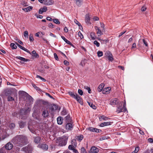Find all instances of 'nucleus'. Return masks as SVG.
Masks as SVG:
<instances>
[{
  "mask_svg": "<svg viewBox=\"0 0 153 153\" xmlns=\"http://www.w3.org/2000/svg\"><path fill=\"white\" fill-rule=\"evenodd\" d=\"M68 138V135H65L57 138L56 143L59 146H65L66 144Z\"/></svg>",
  "mask_w": 153,
  "mask_h": 153,
  "instance_id": "1",
  "label": "nucleus"
},
{
  "mask_svg": "<svg viewBox=\"0 0 153 153\" xmlns=\"http://www.w3.org/2000/svg\"><path fill=\"white\" fill-rule=\"evenodd\" d=\"M19 99L20 101L24 100L25 98H26V101H29L31 102L33 101V98L25 92L23 91H19Z\"/></svg>",
  "mask_w": 153,
  "mask_h": 153,
  "instance_id": "2",
  "label": "nucleus"
},
{
  "mask_svg": "<svg viewBox=\"0 0 153 153\" xmlns=\"http://www.w3.org/2000/svg\"><path fill=\"white\" fill-rule=\"evenodd\" d=\"M15 139L18 141V142H16V143L18 144V146H21L22 145L24 144L25 142V137L22 136L16 137Z\"/></svg>",
  "mask_w": 153,
  "mask_h": 153,
  "instance_id": "3",
  "label": "nucleus"
},
{
  "mask_svg": "<svg viewBox=\"0 0 153 153\" xmlns=\"http://www.w3.org/2000/svg\"><path fill=\"white\" fill-rule=\"evenodd\" d=\"M126 110V108L125 107V104L123 105V106L119 104L117 107L116 111L117 113H119L121 112H125Z\"/></svg>",
  "mask_w": 153,
  "mask_h": 153,
  "instance_id": "4",
  "label": "nucleus"
},
{
  "mask_svg": "<svg viewBox=\"0 0 153 153\" xmlns=\"http://www.w3.org/2000/svg\"><path fill=\"white\" fill-rule=\"evenodd\" d=\"M22 150L25 153H31L32 148L31 146H29L23 148Z\"/></svg>",
  "mask_w": 153,
  "mask_h": 153,
  "instance_id": "5",
  "label": "nucleus"
},
{
  "mask_svg": "<svg viewBox=\"0 0 153 153\" xmlns=\"http://www.w3.org/2000/svg\"><path fill=\"white\" fill-rule=\"evenodd\" d=\"M106 56L108 58L109 61H112L114 60L111 53L109 51H106L105 53Z\"/></svg>",
  "mask_w": 153,
  "mask_h": 153,
  "instance_id": "6",
  "label": "nucleus"
},
{
  "mask_svg": "<svg viewBox=\"0 0 153 153\" xmlns=\"http://www.w3.org/2000/svg\"><path fill=\"white\" fill-rule=\"evenodd\" d=\"M119 102V101L117 99L115 98L110 100V104L112 106H114L118 104Z\"/></svg>",
  "mask_w": 153,
  "mask_h": 153,
  "instance_id": "7",
  "label": "nucleus"
},
{
  "mask_svg": "<svg viewBox=\"0 0 153 153\" xmlns=\"http://www.w3.org/2000/svg\"><path fill=\"white\" fill-rule=\"evenodd\" d=\"M90 15L89 14H86L85 16V21L86 23L87 24H91L90 20Z\"/></svg>",
  "mask_w": 153,
  "mask_h": 153,
  "instance_id": "8",
  "label": "nucleus"
},
{
  "mask_svg": "<svg viewBox=\"0 0 153 153\" xmlns=\"http://www.w3.org/2000/svg\"><path fill=\"white\" fill-rule=\"evenodd\" d=\"M30 109L29 108H28L27 110H24L23 109H22L20 110V113L21 115H26L28 113L30 112Z\"/></svg>",
  "mask_w": 153,
  "mask_h": 153,
  "instance_id": "9",
  "label": "nucleus"
},
{
  "mask_svg": "<svg viewBox=\"0 0 153 153\" xmlns=\"http://www.w3.org/2000/svg\"><path fill=\"white\" fill-rule=\"evenodd\" d=\"M94 28L95 30L97 31V33L98 36H100L101 35L103 34V33L100 30L99 27H98L97 26H95L94 27Z\"/></svg>",
  "mask_w": 153,
  "mask_h": 153,
  "instance_id": "10",
  "label": "nucleus"
},
{
  "mask_svg": "<svg viewBox=\"0 0 153 153\" xmlns=\"http://www.w3.org/2000/svg\"><path fill=\"white\" fill-rule=\"evenodd\" d=\"M43 2L45 4L49 5L53 4L54 1L53 0H45V1H43Z\"/></svg>",
  "mask_w": 153,
  "mask_h": 153,
  "instance_id": "11",
  "label": "nucleus"
},
{
  "mask_svg": "<svg viewBox=\"0 0 153 153\" xmlns=\"http://www.w3.org/2000/svg\"><path fill=\"white\" fill-rule=\"evenodd\" d=\"M99 151L98 149L95 146L92 147L90 150L91 152L94 153H97Z\"/></svg>",
  "mask_w": 153,
  "mask_h": 153,
  "instance_id": "12",
  "label": "nucleus"
},
{
  "mask_svg": "<svg viewBox=\"0 0 153 153\" xmlns=\"http://www.w3.org/2000/svg\"><path fill=\"white\" fill-rule=\"evenodd\" d=\"M111 89V88L110 87L104 88L102 91V94H109Z\"/></svg>",
  "mask_w": 153,
  "mask_h": 153,
  "instance_id": "13",
  "label": "nucleus"
},
{
  "mask_svg": "<svg viewBox=\"0 0 153 153\" xmlns=\"http://www.w3.org/2000/svg\"><path fill=\"white\" fill-rule=\"evenodd\" d=\"M73 126L72 123H67V124L66 125L65 128L66 129L68 130H71L73 128Z\"/></svg>",
  "mask_w": 153,
  "mask_h": 153,
  "instance_id": "14",
  "label": "nucleus"
},
{
  "mask_svg": "<svg viewBox=\"0 0 153 153\" xmlns=\"http://www.w3.org/2000/svg\"><path fill=\"white\" fill-rule=\"evenodd\" d=\"M5 146L6 149L7 150H10L12 148L13 145L11 143L9 142L5 145Z\"/></svg>",
  "mask_w": 153,
  "mask_h": 153,
  "instance_id": "15",
  "label": "nucleus"
},
{
  "mask_svg": "<svg viewBox=\"0 0 153 153\" xmlns=\"http://www.w3.org/2000/svg\"><path fill=\"white\" fill-rule=\"evenodd\" d=\"M47 10V7H44L43 8H41L39 10V13L42 14L43 12H46Z\"/></svg>",
  "mask_w": 153,
  "mask_h": 153,
  "instance_id": "16",
  "label": "nucleus"
},
{
  "mask_svg": "<svg viewBox=\"0 0 153 153\" xmlns=\"http://www.w3.org/2000/svg\"><path fill=\"white\" fill-rule=\"evenodd\" d=\"M105 86V84L103 83L101 84L98 86L97 88V90L99 92H101Z\"/></svg>",
  "mask_w": 153,
  "mask_h": 153,
  "instance_id": "17",
  "label": "nucleus"
},
{
  "mask_svg": "<svg viewBox=\"0 0 153 153\" xmlns=\"http://www.w3.org/2000/svg\"><path fill=\"white\" fill-rule=\"evenodd\" d=\"M74 99L76 100L77 101L81 104L82 103V99L77 94H76V96L74 98Z\"/></svg>",
  "mask_w": 153,
  "mask_h": 153,
  "instance_id": "18",
  "label": "nucleus"
},
{
  "mask_svg": "<svg viewBox=\"0 0 153 153\" xmlns=\"http://www.w3.org/2000/svg\"><path fill=\"white\" fill-rule=\"evenodd\" d=\"M16 58L18 59H19L21 61V63H23V62H27V61L28 60L27 59H25V58H23L22 57L20 56H18L16 57Z\"/></svg>",
  "mask_w": 153,
  "mask_h": 153,
  "instance_id": "19",
  "label": "nucleus"
},
{
  "mask_svg": "<svg viewBox=\"0 0 153 153\" xmlns=\"http://www.w3.org/2000/svg\"><path fill=\"white\" fill-rule=\"evenodd\" d=\"M84 137L83 135L80 134L79 136H76V139L79 141H81L83 138Z\"/></svg>",
  "mask_w": 153,
  "mask_h": 153,
  "instance_id": "20",
  "label": "nucleus"
},
{
  "mask_svg": "<svg viewBox=\"0 0 153 153\" xmlns=\"http://www.w3.org/2000/svg\"><path fill=\"white\" fill-rule=\"evenodd\" d=\"M49 115V112L48 111V110H45L43 111V113L42 114V116L45 117H48Z\"/></svg>",
  "mask_w": 153,
  "mask_h": 153,
  "instance_id": "21",
  "label": "nucleus"
},
{
  "mask_svg": "<svg viewBox=\"0 0 153 153\" xmlns=\"http://www.w3.org/2000/svg\"><path fill=\"white\" fill-rule=\"evenodd\" d=\"M41 138L39 137H35L34 138V142L36 144H38L40 141Z\"/></svg>",
  "mask_w": 153,
  "mask_h": 153,
  "instance_id": "22",
  "label": "nucleus"
},
{
  "mask_svg": "<svg viewBox=\"0 0 153 153\" xmlns=\"http://www.w3.org/2000/svg\"><path fill=\"white\" fill-rule=\"evenodd\" d=\"M39 146L42 149L44 150H47L48 148V146L47 145L45 144H41Z\"/></svg>",
  "mask_w": 153,
  "mask_h": 153,
  "instance_id": "23",
  "label": "nucleus"
},
{
  "mask_svg": "<svg viewBox=\"0 0 153 153\" xmlns=\"http://www.w3.org/2000/svg\"><path fill=\"white\" fill-rule=\"evenodd\" d=\"M111 125V122H105L103 123H102L100 124V126L101 127H103L105 126H107Z\"/></svg>",
  "mask_w": 153,
  "mask_h": 153,
  "instance_id": "24",
  "label": "nucleus"
},
{
  "mask_svg": "<svg viewBox=\"0 0 153 153\" xmlns=\"http://www.w3.org/2000/svg\"><path fill=\"white\" fill-rule=\"evenodd\" d=\"M19 124L20 128H24L25 125V123L22 121H19Z\"/></svg>",
  "mask_w": 153,
  "mask_h": 153,
  "instance_id": "25",
  "label": "nucleus"
},
{
  "mask_svg": "<svg viewBox=\"0 0 153 153\" xmlns=\"http://www.w3.org/2000/svg\"><path fill=\"white\" fill-rule=\"evenodd\" d=\"M58 124L61 125L62 123V117H59L57 119Z\"/></svg>",
  "mask_w": 153,
  "mask_h": 153,
  "instance_id": "26",
  "label": "nucleus"
},
{
  "mask_svg": "<svg viewBox=\"0 0 153 153\" xmlns=\"http://www.w3.org/2000/svg\"><path fill=\"white\" fill-rule=\"evenodd\" d=\"M77 6H80L82 4V0H74Z\"/></svg>",
  "mask_w": 153,
  "mask_h": 153,
  "instance_id": "27",
  "label": "nucleus"
},
{
  "mask_svg": "<svg viewBox=\"0 0 153 153\" xmlns=\"http://www.w3.org/2000/svg\"><path fill=\"white\" fill-rule=\"evenodd\" d=\"M32 7L29 6L26 8H23L22 10L25 12H28L30 11V10H32Z\"/></svg>",
  "mask_w": 153,
  "mask_h": 153,
  "instance_id": "28",
  "label": "nucleus"
},
{
  "mask_svg": "<svg viewBox=\"0 0 153 153\" xmlns=\"http://www.w3.org/2000/svg\"><path fill=\"white\" fill-rule=\"evenodd\" d=\"M56 108L57 106L55 105H54L53 106H51L50 107L49 109L51 111V114L53 113V111H54V108Z\"/></svg>",
  "mask_w": 153,
  "mask_h": 153,
  "instance_id": "29",
  "label": "nucleus"
},
{
  "mask_svg": "<svg viewBox=\"0 0 153 153\" xmlns=\"http://www.w3.org/2000/svg\"><path fill=\"white\" fill-rule=\"evenodd\" d=\"M99 119L100 121L102 120H106L108 119V118L104 115H102L100 117Z\"/></svg>",
  "mask_w": 153,
  "mask_h": 153,
  "instance_id": "30",
  "label": "nucleus"
},
{
  "mask_svg": "<svg viewBox=\"0 0 153 153\" xmlns=\"http://www.w3.org/2000/svg\"><path fill=\"white\" fill-rule=\"evenodd\" d=\"M28 128L31 132L33 133H34L35 132L34 128H33V126H28Z\"/></svg>",
  "mask_w": 153,
  "mask_h": 153,
  "instance_id": "31",
  "label": "nucleus"
},
{
  "mask_svg": "<svg viewBox=\"0 0 153 153\" xmlns=\"http://www.w3.org/2000/svg\"><path fill=\"white\" fill-rule=\"evenodd\" d=\"M61 38L67 44L70 45H71V42L67 40L66 39H65L64 36H62Z\"/></svg>",
  "mask_w": 153,
  "mask_h": 153,
  "instance_id": "32",
  "label": "nucleus"
},
{
  "mask_svg": "<svg viewBox=\"0 0 153 153\" xmlns=\"http://www.w3.org/2000/svg\"><path fill=\"white\" fill-rule=\"evenodd\" d=\"M66 120V122L67 123H69L71 122V120L70 119V117L69 115H68L65 117Z\"/></svg>",
  "mask_w": 153,
  "mask_h": 153,
  "instance_id": "33",
  "label": "nucleus"
},
{
  "mask_svg": "<svg viewBox=\"0 0 153 153\" xmlns=\"http://www.w3.org/2000/svg\"><path fill=\"white\" fill-rule=\"evenodd\" d=\"M32 55L35 57H38L39 56L38 54L36 53L35 51H33L32 52Z\"/></svg>",
  "mask_w": 153,
  "mask_h": 153,
  "instance_id": "34",
  "label": "nucleus"
},
{
  "mask_svg": "<svg viewBox=\"0 0 153 153\" xmlns=\"http://www.w3.org/2000/svg\"><path fill=\"white\" fill-rule=\"evenodd\" d=\"M89 105L92 108L95 109L96 108V106L93 103L91 102H88Z\"/></svg>",
  "mask_w": 153,
  "mask_h": 153,
  "instance_id": "35",
  "label": "nucleus"
},
{
  "mask_svg": "<svg viewBox=\"0 0 153 153\" xmlns=\"http://www.w3.org/2000/svg\"><path fill=\"white\" fill-rule=\"evenodd\" d=\"M9 126L10 129H12L15 128V125L14 123H12L9 124Z\"/></svg>",
  "mask_w": 153,
  "mask_h": 153,
  "instance_id": "36",
  "label": "nucleus"
},
{
  "mask_svg": "<svg viewBox=\"0 0 153 153\" xmlns=\"http://www.w3.org/2000/svg\"><path fill=\"white\" fill-rule=\"evenodd\" d=\"M74 22L78 25L79 26V27H82V26L81 25L80 23L76 19H74Z\"/></svg>",
  "mask_w": 153,
  "mask_h": 153,
  "instance_id": "37",
  "label": "nucleus"
},
{
  "mask_svg": "<svg viewBox=\"0 0 153 153\" xmlns=\"http://www.w3.org/2000/svg\"><path fill=\"white\" fill-rule=\"evenodd\" d=\"M91 36L92 39H96L95 33L94 32H92L91 33Z\"/></svg>",
  "mask_w": 153,
  "mask_h": 153,
  "instance_id": "38",
  "label": "nucleus"
},
{
  "mask_svg": "<svg viewBox=\"0 0 153 153\" xmlns=\"http://www.w3.org/2000/svg\"><path fill=\"white\" fill-rule=\"evenodd\" d=\"M68 93L70 96L74 98L76 96V94H74L73 92L71 91L69 92Z\"/></svg>",
  "mask_w": 153,
  "mask_h": 153,
  "instance_id": "39",
  "label": "nucleus"
},
{
  "mask_svg": "<svg viewBox=\"0 0 153 153\" xmlns=\"http://www.w3.org/2000/svg\"><path fill=\"white\" fill-rule=\"evenodd\" d=\"M24 35L25 37L28 38V33L27 31L26 30L24 33Z\"/></svg>",
  "mask_w": 153,
  "mask_h": 153,
  "instance_id": "40",
  "label": "nucleus"
},
{
  "mask_svg": "<svg viewBox=\"0 0 153 153\" xmlns=\"http://www.w3.org/2000/svg\"><path fill=\"white\" fill-rule=\"evenodd\" d=\"M97 54L98 57L101 56L103 55V52L101 51H98L97 52Z\"/></svg>",
  "mask_w": 153,
  "mask_h": 153,
  "instance_id": "41",
  "label": "nucleus"
},
{
  "mask_svg": "<svg viewBox=\"0 0 153 153\" xmlns=\"http://www.w3.org/2000/svg\"><path fill=\"white\" fill-rule=\"evenodd\" d=\"M109 138V137H108V136H105L102 137L100 138V140H104L108 139Z\"/></svg>",
  "mask_w": 153,
  "mask_h": 153,
  "instance_id": "42",
  "label": "nucleus"
},
{
  "mask_svg": "<svg viewBox=\"0 0 153 153\" xmlns=\"http://www.w3.org/2000/svg\"><path fill=\"white\" fill-rule=\"evenodd\" d=\"M10 46L12 49H15L17 48L16 45L13 43H12L10 44Z\"/></svg>",
  "mask_w": 153,
  "mask_h": 153,
  "instance_id": "43",
  "label": "nucleus"
},
{
  "mask_svg": "<svg viewBox=\"0 0 153 153\" xmlns=\"http://www.w3.org/2000/svg\"><path fill=\"white\" fill-rule=\"evenodd\" d=\"M139 150V148L138 147H136L134 150L131 153H137Z\"/></svg>",
  "mask_w": 153,
  "mask_h": 153,
  "instance_id": "44",
  "label": "nucleus"
},
{
  "mask_svg": "<svg viewBox=\"0 0 153 153\" xmlns=\"http://www.w3.org/2000/svg\"><path fill=\"white\" fill-rule=\"evenodd\" d=\"M84 88L88 90V93H91V90L90 89V88L89 87H88L87 86H85L84 87Z\"/></svg>",
  "mask_w": 153,
  "mask_h": 153,
  "instance_id": "45",
  "label": "nucleus"
},
{
  "mask_svg": "<svg viewBox=\"0 0 153 153\" xmlns=\"http://www.w3.org/2000/svg\"><path fill=\"white\" fill-rule=\"evenodd\" d=\"M53 22L56 24H60V22L58 19H53Z\"/></svg>",
  "mask_w": 153,
  "mask_h": 153,
  "instance_id": "46",
  "label": "nucleus"
},
{
  "mask_svg": "<svg viewBox=\"0 0 153 153\" xmlns=\"http://www.w3.org/2000/svg\"><path fill=\"white\" fill-rule=\"evenodd\" d=\"M14 100V98L12 96H8L7 97V100L8 101H12Z\"/></svg>",
  "mask_w": 153,
  "mask_h": 153,
  "instance_id": "47",
  "label": "nucleus"
},
{
  "mask_svg": "<svg viewBox=\"0 0 153 153\" xmlns=\"http://www.w3.org/2000/svg\"><path fill=\"white\" fill-rule=\"evenodd\" d=\"M81 153H87L86 150L84 148L82 147L81 148Z\"/></svg>",
  "mask_w": 153,
  "mask_h": 153,
  "instance_id": "48",
  "label": "nucleus"
},
{
  "mask_svg": "<svg viewBox=\"0 0 153 153\" xmlns=\"http://www.w3.org/2000/svg\"><path fill=\"white\" fill-rule=\"evenodd\" d=\"M74 146L72 145H70L68 146V149L70 150H73L74 149Z\"/></svg>",
  "mask_w": 153,
  "mask_h": 153,
  "instance_id": "49",
  "label": "nucleus"
},
{
  "mask_svg": "<svg viewBox=\"0 0 153 153\" xmlns=\"http://www.w3.org/2000/svg\"><path fill=\"white\" fill-rule=\"evenodd\" d=\"M29 39L30 41H33L34 40V39L33 37V35L32 34H30L29 35Z\"/></svg>",
  "mask_w": 153,
  "mask_h": 153,
  "instance_id": "50",
  "label": "nucleus"
},
{
  "mask_svg": "<svg viewBox=\"0 0 153 153\" xmlns=\"http://www.w3.org/2000/svg\"><path fill=\"white\" fill-rule=\"evenodd\" d=\"M94 44L96 45V46L97 47H99L100 45V43H99L96 40H95V41H94Z\"/></svg>",
  "mask_w": 153,
  "mask_h": 153,
  "instance_id": "51",
  "label": "nucleus"
},
{
  "mask_svg": "<svg viewBox=\"0 0 153 153\" xmlns=\"http://www.w3.org/2000/svg\"><path fill=\"white\" fill-rule=\"evenodd\" d=\"M143 42L146 46L148 47V44L147 41L144 39H143Z\"/></svg>",
  "mask_w": 153,
  "mask_h": 153,
  "instance_id": "52",
  "label": "nucleus"
},
{
  "mask_svg": "<svg viewBox=\"0 0 153 153\" xmlns=\"http://www.w3.org/2000/svg\"><path fill=\"white\" fill-rule=\"evenodd\" d=\"M36 77L37 78H39L40 79L43 81L45 82L46 81V80L45 79L42 77L41 76H40L37 75L36 76Z\"/></svg>",
  "mask_w": 153,
  "mask_h": 153,
  "instance_id": "53",
  "label": "nucleus"
},
{
  "mask_svg": "<svg viewBox=\"0 0 153 153\" xmlns=\"http://www.w3.org/2000/svg\"><path fill=\"white\" fill-rule=\"evenodd\" d=\"M88 130L92 132H94L96 128L93 127H90L88 128Z\"/></svg>",
  "mask_w": 153,
  "mask_h": 153,
  "instance_id": "54",
  "label": "nucleus"
},
{
  "mask_svg": "<svg viewBox=\"0 0 153 153\" xmlns=\"http://www.w3.org/2000/svg\"><path fill=\"white\" fill-rule=\"evenodd\" d=\"M78 36L80 37L81 39H82L83 38V36L80 31H79L78 33Z\"/></svg>",
  "mask_w": 153,
  "mask_h": 153,
  "instance_id": "55",
  "label": "nucleus"
},
{
  "mask_svg": "<svg viewBox=\"0 0 153 153\" xmlns=\"http://www.w3.org/2000/svg\"><path fill=\"white\" fill-rule=\"evenodd\" d=\"M48 27L50 28H54V25H53L52 23H50L48 25Z\"/></svg>",
  "mask_w": 153,
  "mask_h": 153,
  "instance_id": "56",
  "label": "nucleus"
},
{
  "mask_svg": "<svg viewBox=\"0 0 153 153\" xmlns=\"http://www.w3.org/2000/svg\"><path fill=\"white\" fill-rule=\"evenodd\" d=\"M78 93L80 95H82L83 94V93L81 89L78 90Z\"/></svg>",
  "mask_w": 153,
  "mask_h": 153,
  "instance_id": "57",
  "label": "nucleus"
},
{
  "mask_svg": "<svg viewBox=\"0 0 153 153\" xmlns=\"http://www.w3.org/2000/svg\"><path fill=\"white\" fill-rule=\"evenodd\" d=\"M100 25L101 27L103 29L102 30H103L105 27L104 24L103 23L100 22Z\"/></svg>",
  "mask_w": 153,
  "mask_h": 153,
  "instance_id": "58",
  "label": "nucleus"
},
{
  "mask_svg": "<svg viewBox=\"0 0 153 153\" xmlns=\"http://www.w3.org/2000/svg\"><path fill=\"white\" fill-rule=\"evenodd\" d=\"M64 63L66 65H69V62L67 60H65L64 61Z\"/></svg>",
  "mask_w": 153,
  "mask_h": 153,
  "instance_id": "59",
  "label": "nucleus"
},
{
  "mask_svg": "<svg viewBox=\"0 0 153 153\" xmlns=\"http://www.w3.org/2000/svg\"><path fill=\"white\" fill-rule=\"evenodd\" d=\"M22 49L28 52V53H30V51L27 49L25 48H24L23 47Z\"/></svg>",
  "mask_w": 153,
  "mask_h": 153,
  "instance_id": "60",
  "label": "nucleus"
},
{
  "mask_svg": "<svg viewBox=\"0 0 153 153\" xmlns=\"http://www.w3.org/2000/svg\"><path fill=\"white\" fill-rule=\"evenodd\" d=\"M146 8L145 6H144L142 7L141 10L142 11H144L146 10Z\"/></svg>",
  "mask_w": 153,
  "mask_h": 153,
  "instance_id": "61",
  "label": "nucleus"
},
{
  "mask_svg": "<svg viewBox=\"0 0 153 153\" xmlns=\"http://www.w3.org/2000/svg\"><path fill=\"white\" fill-rule=\"evenodd\" d=\"M94 21H98L99 20V18L97 17H94L93 19Z\"/></svg>",
  "mask_w": 153,
  "mask_h": 153,
  "instance_id": "62",
  "label": "nucleus"
},
{
  "mask_svg": "<svg viewBox=\"0 0 153 153\" xmlns=\"http://www.w3.org/2000/svg\"><path fill=\"white\" fill-rule=\"evenodd\" d=\"M53 54H54V57L55 58V59L56 60H58V56H57L56 53H54Z\"/></svg>",
  "mask_w": 153,
  "mask_h": 153,
  "instance_id": "63",
  "label": "nucleus"
},
{
  "mask_svg": "<svg viewBox=\"0 0 153 153\" xmlns=\"http://www.w3.org/2000/svg\"><path fill=\"white\" fill-rule=\"evenodd\" d=\"M148 141L150 143H152L153 142V139L152 138H149L148 139Z\"/></svg>",
  "mask_w": 153,
  "mask_h": 153,
  "instance_id": "64",
  "label": "nucleus"
}]
</instances>
